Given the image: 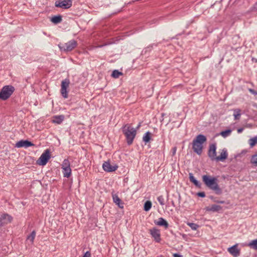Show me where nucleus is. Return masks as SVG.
<instances>
[{"label": "nucleus", "mask_w": 257, "mask_h": 257, "mask_svg": "<svg viewBox=\"0 0 257 257\" xmlns=\"http://www.w3.org/2000/svg\"><path fill=\"white\" fill-rule=\"evenodd\" d=\"M15 91L12 85H6L3 87L0 91V99L6 100L10 97Z\"/></svg>", "instance_id": "3"}, {"label": "nucleus", "mask_w": 257, "mask_h": 257, "mask_svg": "<svg viewBox=\"0 0 257 257\" xmlns=\"http://www.w3.org/2000/svg\"><path fill=\"white\" fill-rule=\"evenodd\" d=\"M243 130V128H238L237 130V133H241Z\"/></svg>", "instance_id": "42"}, {"label": "nucleus", "mask_w": 257, "mask_h": 257, "mask_svg": "<svg viewBox=\"0 0 257 257\" xmlns=\"http://www.w3.org/2000/svg\"><path fill=\"white\" fill-rule=\"evenodd\" d=\"M151 133L149 132H148L147 133H146L145 134V135H144L143 137V141L145 143V144H147V143H148L151 138Z\"/></svg>", "instance_id": "24"}, {"label": "nucleus", "mask_w": 257, "mask_h": 257, "mask_svg": "<svg viewBox=\"0 0 257 257\" xmlns=\"http://www.w3.org/2000/svg\"><path fill=\"white\" fill-rule=\"evenodd\" d=\"M216 145L215 143L211 144L209 146L208 156L212 161L216 160Z\"/></svg>", "instance_id": "10"}, {"label": "nucleus", "mask_w": 257, "mask_h": 257, "mask_svg": "<svg viewBox=\"0 0 257 257\" xmlns=\"http://www.w3.org/2000/svg\"><path fill=\"white\" fill-rule=\"evenodd\" d=\"M177 151V148L176 147H174L172 149V156L175 155Z\"/></svg>", "instance_id": "39"}, {"label": "nucleus", "mask_w": 257, "mask_h": 257, "mask_svg": "<svg viewBox=\"0 0 257 257\" xmlns=\"http://www.w3.org/2000/svg\"><path fill=\"white\" fill-rule=\"evenodd\" d=\"M122 131L126 138L127 145H132L137 135L136 130L129 124H126L122 127Z\"/></svg>", "instance_id": "2"}, {"label": "nucleus", "mask_w": 257, "mask_h": 257, "mask_svg": "<svg viewBox=\"0 0 257 257\" xmlns=\"http://www.w3.org/2000/svg\"><path fill=\"white\" fill-rule=\"evenodd\" d=\"M150 234L154 238L155 240L159 242L161 241V234L159 229L156 227H154L150 230Z\"/></svg>", "instance_id": "12"}, {"label": "nucleus", "mask_w": 257, "mask_h": 257, "mask_svg": "<svg viewBox=\"0 0 257 257\" xmlns=\"http://www.w3.org/2000/svg\"><path fill=\"white\" fill-rule=\"evenodd\" d=\"M240 109H236L234 110V111L236 112V113H234L233 115L234 116V119L237 120L239 119L240 116Z\"/></svg>", "instance_id": "32"}, {"label": "nucleus", "mask_w": 257, "mask_h": 257, "mask_svg": "<svg viewBox=\"0 0 257 257\" xmlns=\"http://www.w3.org/2000/svg\"><path fill=\"white\" fill-rule=\"evenodd\" d=\"M72 5L71 0H58L56 1L55 6L56 7L62 8L63 9H68Z\"/></svg>", "instance_id": "8"}, {"label": "nucleus", "mask_w": 257, "mask_h": 257, "mask_svg": "<svg viewBox=\"0 0 257 257\" xmlns=\"http://www.w3.org/2000/svg\"><path fill=\"white\" fill-rule=\"evenodd\" d=\"M155 223L159 226H164L165 228H167L169 227V224L167 221L162 217L159 218L158 221H155Z\"/></svg>", "instance_id": "18"}, {"label": "nucleus", "mask_w": 257, "mask_h": 257, "mask_svg": "<svg viewBox=\"0 0 257 257\" xmlns=\"http://www.w3.org/2000/svg\"><path fill=\"white\" fill-rule=\"evenodd\" d=\"M197 195L201 197H204L205 196V194L204 192H200L197 193Z\"/></svg>", "instance_id": "38"}, {"label": "nucleus", "mask_w": 257, "mask_h": 257, "mask_svg": "<svg viewBox=\"0 0 257 257\" xmlns=\"http://www.w3.org/2000/svg\"><path fill=\"white\" fill-rule=\"evenodd\" d=\"M34 146V144H33L32 142L29 141L28 140H23L18 142L15 145V147L17 148L24 147L25 148Z\"/></svg>", "instance_id": "13"}, {"label": "nucleus", "mask_w": 257, "mask_h": 257, "mask_svg": "<svg viewBox=\"0 0 257 257\" xmlns=\"http://www.w3.org/2000/svg\"><path fill=\"white\" fill-rule=\"evenodd\" d=\"M77 44V42L73 39L62 45H59V47L61 51L69 52L74 49L76 47Z\"/></svg>", "instance_id": "5"}, {"label": "nucleus", "mask_w": 257, "mask_h": 257, "mask_svg": "<svg viewBox=\"0 0 257 257\" xmlns=\"http://www.w3.org/2000/svg\"><path fill=\"white\" fill-rule=\"evenodd\" d=\"M222 207L218 205L213 204L207 210L212 212H217L221 210Z\"/></svg>", "instance_id": "22"}, {"label": "nucleus", "mask_w": 257, "mask_h": 257, "mask_svg": "<svg viewBox=\"0 0 257 257\" xmlns=\"http://www.w3.org/2000/svg\"><path fill=\"white\" fill-rule=\"evenodd\" d=\"M250 147H253L255 144H257V136H255L251 139H250L248 141Z\"/></svg>", "instance_id": "27"}, {"label": "nucleus", "mask_w": 257, "mask_h": 257, "mask_svg": "<svg viewBox=\"0 0 257 257\" xmlns=\"http://www.w3.org/2000/svg\"><path fill=\"white\" fill-rule=\"evenodd\" d=\"M227 150L225 149H223L222 150L221 153H220V155L219 156H217L216 158V161H223L225 159H226L227 158Z\"/></svg>", "instance_id": "19"}, {"label": "nucleus", "mask_w": 257, "mask_h": 257, "mask_svg": "<svg viewBox=\"0 0 257 257\" xmlns=\"http://www.w3.org/2000/svg\"><path fill=\"white\" fill-rule=\"evenodd\" d=\"M61 169L64 177L69 178L72 174V170L70 168V162L68 159H65L61 164Z\"/></svg>", "instance_id": "4"}, {"label": "nucleus", "mask_w": 257, "mask_h": 257, "mask_svg": "<svg viewBox=\"0 0 257 257\" xmlns=\"http://www.w3.org/2000/svg\"><path fill=\"white\" fill-rule=\"evenodd\" d=\"M90 253L89 251H86L85 254H84V255L83 256V257H90Z\"/></svg>", "instance_id": "40"}, {"label": "nucleus", "mask_w": 257, "mask_h": 257, "mask_svg": "<svg viewBox=\"0 0 257 257\" xmlns=\"http://www.w3.org/2000/svg\"><path fill=\"white\" fill-rule=\"evenodd\" d=\"M251 248L257 250V239L251 240L248 244Z\"/></svg>", "instance_id": "25"}, {"label": "nucleus", "mask_w": 257, "mask_h": 257, "mask_svg": "<svg viewBox=\"0 0 257 257\" xmlns=\"http://www.w3.org/2000/svg\"><path fill=\"white\" fill-rule=\"evenodd\" d=\"M248 90L252 94L254 95H257V92L251 88H248Z\"/></svg>", "instance_id": "37"}, {"label": "nucleus", "mask_w": 257, "mask_h": 257, "mask_svg": "<svg viewBox=\"0 0 257 257\" xmlns=\"http://www.w3.org/2000/svg\"><path fill=\"white\" fill-rule=\"evenodd\" d=\"M256 5H257V4H256Z\"/></svg>", "instance_id": "46"}, {"label": "nucleus", "mask_w": 257, "mask_h": 257, "mask_svg": "<svg viewBox=\"0 0 257 257\" xmlns=\"http://www.w3.org/2000/svg\"><path fill=\"white\" fill-rule=\"evenodd\" d=\"M36 236V231L33 230L30 235H29L27 237V240L30 242L31 244H33L34 242V239Z\"/></svg>", "instance_id": "23"}, {"label": "nucleus", "mask_w": 257, "mask_h": 257, "mask_svg": "<svg viewBox=\"0 0 257 257\" xmlns=\"http://www.w3.org/2000/svg\"><path fill=\"white\" fill-rule=\"evenodd\" d=\"M189 180H190V182H194V180L195 179V178H194L193 174L190 173H189Z\"/></svg>", "instance_id": "36"}, {"label": "nucleus", "mask_w": 257, "mask_h": 257, "mask_svg": "<svg viewBox=\"0 0 257 257\" xmlns=\"http://www.w3.org/2000/svg\"><path fill=\"white\" fill-rule=\"evenodd\" d=\"M187 225L193 230H197L199 227L198 224L194 223L188 222L187 223Z\"/></svg>", "instance_id": "31"}, {"label": "nucleus", "mask_w": 257, "mask_h": 257, "mask_svg": "<svg viewBox=\"0 0 257 257\" xmlns=\"http://www.w3.org/2000/svg\"><path fill=\"white\" fill-rule=\"evenodd\" d=\"M196 187L200 188L201 187V183H200L198 181H197L196 179L194 180V182H192Z\"/></svg>", "instance_id": "34"}, {"label": "nucleus", "mask_w": 257, "mask_h": 257, "mask_svg": "<svg viewBox=\"0 0 257 257\" xmlns=\"http://www.w3.org/2000/svg\"><path fill=\"white\" fill-rule=\"evenodd\" d=\"M192 149L193 150L194 152L197 155H200L202 153L203 145H202V144L195 143L194 142H193Z\"/></svg>", "instance_id": "15"}, {"label": "nucleus", "mask_w": 257, "mask_h": 257, "mask_svg": "<svg viewBox=\"0 0 257 257\" xmlns=\"http://www.w3.org/2000/svg\"><path fill=\"white\" fill-rule=\"evenodd\" d=\"M140 126H141V124H139L138 125V126H137V128H138Z\"/></svg>", "instance_id": "43"}, {"label": "nucleus", "mask_w": 257, "mask_h": 257, "mask_svg": "<svg viewBox=\"0 0 257 257\" xmlns=\"http://www.w3.org/2000/svg\"><path fill=\"white\" fill-rule=\"evenodd\" d=\"M64 119L63 115H55L53 117L52 122L54 123L60 124Z\"/></svg>", "instance_id": "20"}, {"label": "nucleus", "mask_w": 257, "mask_h": 257, "mask_svg": "<svg viewBox=\"0 0 257 257\" xmlns=\"http://www.w3.org/2000/svg\"><path fill=\"white\" fill-rule=\"evenodd\" d=\"M50 158V153L48 149L46 150L37 161V164L41 166L45 165Z\"/></svg>", "instance_id": "6"}, {"label": "nucleus", "mask_w": 257, "mask_h": 257, "mask_svg": "<svg viewBox=\"0 0 257 257\" xmlns=\"http://www.w3.org/2000/svg\"><path fill=\"white\" fill-rule=\"evenodd\" d=\"M51 21L54 24H57L62 22V18L61 15L55 16L52 18Z\"/></svg>", "instance_id": "21"}, {"label": "nucleus", "mask_w": 257, "mask_h": 257, "mask_svg": "<svg viewBox=\"0 0 257 257\" xmlns=\"http://www.w3.org/2000/svg\"><path fill=\"white\" fill-rule=\"evenodd\" d=\"M189 180H190V182H194V180L195 179V178H194L193 174L190 173H189Z\"/></svg>", "instance_id": "35"}, {"label": "nucleus", "mask_w": 257, "mask_h": 257, "mask_svg": "<svg viewBox=\"0 0 257 257\" xmlns=\"http://www.w3.org/2000/svg\"><path fill=\"white\" fill-rule=\"evenodd\" d=\"M251 85L253 86V84L252 82H249Z\"/></svg>", "instance_id": "44"}, {"label": "nucleus", "mask_w": 257, "mask_h": 257, "mask_svg": "<svg viewBox=\"0 0 257 257\" xmlns=\"http://www.w3.org/2000/svg\"><path fill=\"white\" fill-rule=\"evenodd\" d=\"M231 132V130L229 129V130H226L224 131L221 132L220 133V134L223 138H226L230 134Z\"/></svg>", "instance_id": "30"}, {"label": "nucleus", "mask_w": 257, "mask_h": 257, "mask_svg": "<svg viewBox=\"0 0 257 257\" xmlns=\"http://www.w3.org/2000/svg\"><path fill=\"white\" fill-rule=\"evenodd\" d=\"M122 75V73L119 71L117 70H114L112 71V73L111 74V76L114 78H117L120 76Z\"/></svg>", "instance_id": "29"}, {"label": "nucleus", "mask_w": 257, "mask_h": 257, "mask_svg": "<svg viewBox=\"0 0 257 257\" xmlns=\"http://www.w3.org/2000/svg\"><path fill=\"white\" fill-rule=\"evenodd\" d=\"M102 168L105 172H112L116 171L118 168V166L116 164L111 165L110 160L104 162L102 164Z\"/></svg>", "instance_id": "9"}, {"label": "nucleus", "mask_w": 257, "mask_h": 257, "mask_svg": "<svg viewBox=\"0 0 257 257\" xmlns=\"http://www.w3.org/2000/svg\"><path fill=\"white\" fill-rule=\"evenodd\" d=\"M112 197L113 202L117 205L120 208H123L124 203L122 200L118 197L116 194H112Z\"/></svg>", "instance_id": "16"}, {"label": "nucleus", "mask_w": 257, "mask_h": 257, "mask_svg": "<svg viewBox=\"0 0 257 257\" xmlns=\"http://www.w3.org/2000/svg\"><path fill=\"white\" fill-rule=\"evenodd\" d=\"M173 256L174 257H183L182 255H180V254H179L178 253H174L173 254Z\"/></svg>", "instance_id": "41"}, {"label": "nucleus", "mask_w": 257, "mask_h": 257, "mask_svg": "<svg viewBox=\"0 0 257 257\" xmlns=\"http://www.w3.org/2000/svg\"><path fill=\"white\" fill-rule=\"evenodd\" d=\"M152 204L150 201H147L144 204V209L146 211H148L151 208Z\"/></svg>", "instance_id": "28"}, {"label": "nucleus", "mask_w": 257, "mask_h": 257, "mask_svg": "<svg viewBox=\"0 0 257 257\" xmlns=\"http://www.w3.org/2000/svg\"><path fill=\"white\" fill-rule=\"evenodd\" d=\"M157 200L160 203V205H164L165 204L164 198L163 196L161 195L158 197Z\"/></svg>", "instance_id": "33"}, {"label": "nucleus", "mask_w": 257, "mask_h": 257, "mask_svg": "<svg viewBox=\"0 0 257 257\" xmlns=\"http://www.w3.org/2000/svg\"><path fill=\"white\" fill-rule=\"evenodd\" d=\"M220 202V203H224V202H223V201H220V202Z\"/></svg>", "instance_id": "45"}, {"label": "nucleus", "mask_w": 257, "mask_h": 257, "mask_svg": "<svg viewBox=\"0 0 257 257\" xmlns=\"http://www.w3.org/2000/svg\"><path fill=\"white\" fill-rule=\"evenodd\" d=\"M250 163L254 167H257V154L252 155L250 159Z\"/></svg>", "instance_id": "26"}, {"label": "nucleus", "mask_w": 257, "mask_h": 257, "mask_svg": "<svg viewBox=\"0 0 257 257\" xmlns=\"http://www.w3.org/2000/svg\"><path fill=\"white\" fill-rule=\"evenodd\" d=\"M70 84V81L68 79H65L61 82V94L63 98H67L68 97L67 89Z\"/></svg>", "instance_id": "7"}, {"label": "nucleus", "mask_w": 257, "mask_h": 257, "mask_svg": "<svg viewBox=\"0 0 257 257\" xmlns=\"http://www.w3.org/2000/svg\"><path fill=\"white\" fill-rule=\"evenodd\" d=\"M202 181L206 187L214 191L216 194L219 195L222 193V190L218 184V180L216 177L204 175L202 176Z\"/></svg>", "instance_id": "1"}, {"label": "nucleus", "mask_w": 257, "mask_h": 257, "mask_svg": "<svg viewBox=\"0 0 257 257\" xmlns=\"http://www.w3.org/2000/svg\"><path fill=\"white\" fill-rule=\"evenodd\" d=\"M13 220V217L10 215L4 213L0 216V226L10 223Z\"/></svg>", "instance_id": "11"}, {"label": "nucleus", "mask_w": 257, "mask_h": 257, "mask_svg": "<svg viewBox=\"0 0 257 257\" xmlns=\"http://www.w3.org/2000/svg\"><path fill=\"white\" fill-rule=\"evenodd\" d=\"M227 250L233 257H238L240 255V249L237 248V244L229 247Z\"/></svg>", "instance_id": "14"}, {"label": "nucleus", "mask_w": 257, "mask_h": 257, "mask_svg": "<svg viewBox=\"0 0 257 257\" xmlns=\"http://www.w3.org/2000/svg\"><path fill=\"white\" fill-rule=\"evenodd\" d=\"M206 138L205 136L200 134L197 136L193 142L203 145V144L206 141Z\"/></svg>", "instance_id": "17"}]
</instances>
